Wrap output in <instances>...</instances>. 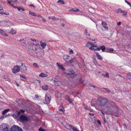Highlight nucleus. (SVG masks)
Segmentation results:
<instances>
[{
  "label": "nucleus",
  "instance_id": "f704fd0d",
  "mask_svg": "<svg viewBox=\"0 0 131 131\" xmlns=\"http://www.w3.org/2000/svg\"><path fill=\"white\" fill-rule=\"evenodd\" d=\"M72 129L73 130V131H79L78 129L77 128L75 127H72Z\"/></svg>",
  "mask_w": 131,
  "mask_h": 131
},
{
  "label": "nucleus",
  "instance_id": "a19ab883",
  "mask_svg": "<svg viewBox=\"0 0 131 131\" xmlns=\"http://www.w3.org/2000/svg\"><path fill=\"white\" fill-rule=\"evenodd\" d=\"M108 52H113L114 51V49L112 48H110L108 50Z\"/></svg>",
  "mask_w": 131,
  "mask_h": 131
},
{
  "label": "nucleus",
  "instance_id": "f3484780",
  "mask_svg": "<svg viewBox=\"0 0 131 131\" xmlns=\"http://www.w3.org/2000/svg\"><path fill=\"white\" fill-rule=\"evenodd\" d=\"M10 110L9 109H7L5 110L2 112V114L3 115H5L6 113L8 112Z\"/></svg>",
  "mask_w": 131,
  "mask_h": 131
},
{
  "label": "nucleus",
  "instance_id": "1a4fd4ad",
  "mask_svg": "<svg viewBox=\"0 0 131 131\" xmlns=\"http://www.w3.org/2000/svg\"><path fill=\"white\" fill-rule=\"evenodd\" d=\"M115 11L117 13L120 12L123 14V15L126 16H127V12H125L124 11L122 10L121 9H118L115 10Z\"/></svg>",
  "mask_w": 131,
  "mask_h": 131
},
{
  "label": "nucleus",
  "instance_id": "49530a36",
  "mask_svg": "<svg viewBox=\"0 0 131 131\" xmlns=\"http://www.w3.org/2000/svg\"><path fill=\"white\" fill-rule=\"evenodd\" d=\"M102 25H103H103H106V23H105V22H102Z\"/></svg>",
  "mask_w": 131,
  "mask_h": 131
},
{
  "label": "nucleus",
  "instance_id": "6e6552de",
  "mask_svg": "<svg viewBox=\"0 0 131 131\" xmlns=\"http://www.w3.org/2000/svg\"><path fill=\"white\" fill-rule=\"evenodd\" d=\"M13 72L14 73H16L20 71V67L18 66H14L12 69Z\"/></svg>",
  "mask_w": 131,
  "mask_h": 131
},
{
  "label": "nucleus",
  "instance_id": "412c9836",
  "mask_svg": "<svg viewBox=\"0 0 131 131\" xmlns=\"http://www.w3.org/2000/svg\"><path fill=\"white\" fill-rule=\"evenodd\" d=\"M127 78L131 81V73H129L127 75Z\"/></svg>",
  "mask_w": 131,
  "mask_h": 131
},
{
  "label": "nucleus",
  "instance_id": "c9c22d12",
  "mask_svg": "<svg viewBox=\"0 0 131 131\" xmlns=\"http://www.w3.org/2000/svg\"><path fill=\"white\" fill-rule=\"evenodd\" d=\"M88 33L87 30L86 29L85 30L84 34L86 35H90V34H88Z\"/></svg>",
  "mask_w": 131,
  "mask_h": 131
},
{
  "label": "nucleus",
  "instance_id": "79ce46f5",
  "mask_svg": "<svg viewBox=\"0 0 131 131\" xmlns=\"http://www.w3.org/2000/svg\"><path fill=\"white\" fill-rule=\"evenodd\" d=\"M69 63H71L74 62L73 59H71L70 60L68 61Z\"/></svg>",
  "mask_w": 131,
  "mask_h": 131
},
{
  "label": "nucleus",
  "instance_id": "13d9d810",
  "mask_svg": "<svg viewBox=\"0 0 131 131\" xmlns=\"http://www.w3.org/2000/svg\"><path fill=\"white\" fill-rule=\"evenodd\" d=\"M3 35L4 36H7V34L6 33H5V32L3 33Z\"/></svg>",
  "mask_w": 131,
  "mask_h": 131
},
{
  "label": "nucleus",
  "instance_id": "e433bc0d",
  "mask_svg": "<svg viewBox=\"0 0 131 131\" xmlns=\"http://www.w3.org/2000/svg\"><path fill=\"white\" fill-rule=\"evenodd\" d=\"M125 2L129 5L131 8V4L129 2H128L126 0L125 1Z\"/></svg>",
  "mask_w": 131,
  "mask_h": 131
},
{
  "label": "nucleus",
  "instance_id": "a18cd8bd",
  "mask_svg": "<svg viewBox=\"0 0 131 131\" xmlns=\"http://www.w3.org/2000/svg\"><path fill=\"white\" fill-rule=\"evenodd\" d=\"M59 82H57V81H55L54 82V83H55V84L56 85H59V83H58Z\"/></svg>",
  "mask_w": 131,
  "mask_h": 131
},
{
  "label": "nucleus",
  "instance_id": "2eb2a0df",
  "mask_svg": "<svg viewBox=\"0 0 131 131\" xmlns=\"http://www.w3.org/2000/svg\"><path fill=\"white\" fill-rule=\"evenodd\" d=\"M96 54L97 57L98 59H100L101 60L102 59V57L98 53L96 52Z\"/></svg>",
  "mask_w": 131,
  "mask_h": 131
},
{
  "label": "nucleus",
  "instance_id": "20e7f679",
  "mask_svg": "<svg viewBox=\"0 0 131 131\" xmlns=\"http://www.w3.org/2000/svg\"><path fill=\"white\" fill-rule=\"evenodd\" d=\"M10 131H23V129L18 126L14 125L11 127Z\"/></svg>",
  "mask_w": 131,
  "mask_h": 131
},
{
  "label": "nucleus",
  "instance_id": "4be33fe9",
  "mask_svg": "<svg viewBox=\"0 0 131 131\" xmlns=\"http://www.w3.org/2000/svg\"><path fill=\"white\" fill-rule=\"evenodd\" d=\"M59 68L61 70L63 71L64 70H65V68L61 65H59Z\"/></svg>",
  "mask_w": 131,
  "mask_h": 131
},
{
  "label": "nucleus",
  "instance_id": "423d86ee",
  "mask_svg": "<svg viewBox=\"0 0 131 131\" xmlns=\"http://www.w3.org/2000/svg\"><path fill=\"white\" fill-rule=\"evenodd\" d=\"M21 65L20 66V68L21 71L24 73H25L27 71V67L25 64L22 62Z\"/></svg>",
  "mask_w": 131,
  "mask_h": 131
},
{
  "label": "nucleus",
  "instance_id": "8fccbe9b",
  "mask_svg": "<svg viewBox=\"0 0 131 131\" xmlns=\"http://www.w3.org/2000/svg\"><path fill=\"white\" fill-rule=\"evenodd\" d=\"M4 32H3V30L1 29H0V33L2 35L3 34V33Z\"/></svg>",
  "mask_w": 131,
  "mask_h": 131
},
{
  "label": "nucleus",
  "instance_id": "393cba45",
  "mask_svg": "<svg viewBox=\"0 0 131 131\" xmlns=\"http://www.w3.org/2000/svg\"><path fill=\"white\" fill-rule=\"evenodd\" d=\"M69 56L68 55L64 56L63 57V58L65 61H67L69 59Z\"/></svg>",
  "mask_w": 131,
  "mask_h": 131
},
{
  "label": "nucleus",
  "instance_id": "b1692460",
  "mask_svg": "<svg viewBox=\"0 0 131 131\" xmlns=\"http://www.w3.org/2000/svg\"><path fill=\"white\" fill-rule=\"evenodd\" d=\"M100 49L102 50V51H104L105 50V46H101Z\"/></svg>",
  "mask_w": 131,
  "mask_h": 131
},
{
  "label": "nucleus",
  "instance_id": "cd10ccee",
  "mask_svg": "<svg viewBox=\"0 0 131 131\" xmlns=\"http://www.w3.org/2000/svg\"><path fill=\"white\" fill-rule=\"evenodd\" d=\"M67 99L70 103H72V100L70 98L69 96L68 97V98Z\"/></svg>",
  "mask_w": 131,
  "mask_h": 131
},
{
  "label": "nucleus",
  "instance_id": "ea45409f",
  "mask_svg": "<svg viewBox=\"0 0 131 131\" xmlns=\"http://www.w3.org/2000/svg\"><path fill=\"white\" fill-rule=\"evenodd\" d=\"M29 7L35 8L36 7L33 4H30L29 5Z\"/></svg>",
  "mask_w": 131,
  "mask_h": 131
},
{
  "label": "nucleus",
  "instance_id": "ddd939ff",
  "mask_svg": "<svg viewBox=\"0 0 131 131\" xmlns=\"http://www.w3.org/2000/svg\"><path fill=\"white\" fill-rule=\"evenodd\" d=\"M39 76L42 77H46L48 76V75L44 73H41L39 74Z\"/></svg>",
  "mask_w": 131,
  "mask_h": 131
},
{
  "label": "nucleus",
  "instance_id": "72a5a7b5",
  "mask_svg": "<svg viewBox=\"0 0 131 131\" xmlns=\"http://www.w3.org/2000/svg\"><path fill=\"white\" fill-rule=\"evenodd\" d=\"M103 89L105 90L106 91L108 92H110V90L108 89L105 88H104Z\"/></svg>",
  "mask_w": 131,
  "mask_h": 131
},
{
  "label": "nucleus",
  "instance_id": "680f3d73",
  "mask_svg": "<svg viewBox=\"0 0 131 131\" xmlns=\"http://www.w3.org/2000/svg\"><path fill=\"white\" fill-rule=\"evenodd\" d=\"M69 126L72 129V126L71 125H69Z\"/></svg>",
  "mask_w": 131,
  "mask_h": 131
},
{
  "label": "nucleus",
  "instance_id": "a878e982",
  "mask_svg": "<svg viewBox=\"0 0 131 131\" xmlns=\"http://www.w3.org/2000/svg\"><path fill=\"white\" fill-rule=\"evenodd\" d=\"M3 9H0V13L2 15L3 14H5L6 15H8L9 14L8 13H5L3 12H1V10L2 11L3 10Z\"/></svg>",
  "mask_w": 131,
  "mask_h": 131
},
{
  "label": "nucleus",
  "instance_id": "f257e3e1",
  "mask_svg": "<svg viewBox=\"0 0 131 131\" xmlns=\"http://www.w3.org/2000/svg\"><path fill=\"white\" fill-rule=\"evenodd\" d=\"M25 112V110H20L19 111H17L16 114H13L12 116L14 118L19 120L23 123L28 122L30 119L29 118L24 114L21 115V114L24 113Z\"/></svg>",
  "mask_w": 131,
  "mask_h": 131
},
{
  "label": "nucleus",
  "instance_id": "864d4df0",
  "mask_svg": "<svg viewBox=\"0 0 131 131\" xmlns=\"http://www.w3.org/2000/svg\"><path fill=\"white\" fill-rule=\"evenodd\" d=\"M42 20L44 22H46V20L43 17H42Z\"/></svg>",
  "mask_w": 131,
  "mask_h": 131
},
{
  "label": "nucleus",
  "instance_id": "338daca9",
  "mask_svg": "<svg viewBox=\"0 0 131 131\" xmlns=\"http://www.w3.org/2000/svg\"><path fill=\"white\" fill-rule=\"evenodd\" d=\"M93 46V47H97V45H94L93 46Z\"/></svg>",
  "mask_w": 131,
  "mask_h": 131
},
{
  "label": "nucleus",
  "instance_id": "4d7b16f0",
  "mask_svg": "<svg viewBox=\"0 0 131 131\" xmlns=\"http://www.w3.org/2000/svg\"><path fill=\"white\" fill-rule=\"evenodd\" d=\"M18 10L20 11V10H21L22 11H24V9H18Z\"/></svg>",
  "mask_w": 131,
  "mask_h": 131
},
{
  "label": "nucleus",
  "instance_id": "c756f323",
  "mask_svg": "<svg viewBox=\"0 0 131 131\" xmlns=\"http://www.w3.org/2000/svg\"><path fill=\"white\" fill-rule=\"evenodd\" d=\"M51 19L52 20H54V21H56L57 20H58L59 19L58 18H55V17L54 16H53L52 18Z\"/></svg>",
  "mask_w": 131,
  "mask_h": 131
},
{
  "label": "nucleus",
  "instance_id": "f8f14e48",
  "mask_svg": "<svg viewBox=\"0 0 131 131\" xmlns=\"http://www.w3.org/2000/svg\"><path fill=\"white\" fill-rule=\"evenodd\" d=\"M40 46L42 47V48H45L46 45V43L45 42H43L42 41H40Z\"/></svg>",
  "mask_w": 131,
  "mask_h": 131
},
{
  "label": "nucleus",
  "instance_id": "5fc2aeb1",
  "mask_svg": "<svg viewBox=\"0 0 131 131\" xmlns=\"http://www.w3.org/2000/svg\"><path fill=\"white\" fill-rule=\"evenodd\" d=\"M37 16L38 17H39L40 18H42L43 17L41 16L40 15H37Z\"/></svg>",
  "mask_w": 131,
  "mask_h": 131
},
{
  "label": "nucleus",
  "instance_id": "bf43d9fd",
  "mask_svg": "<svg viewBox=\"0 0 131 131\" xmlns=\"http://www.w3.org/2000/svg\"><path fill=\"white\" fill-rule=\"evenodd\" d=\"M121 22H118L117 23V25L119 26V25H121Z\"/></svg>",
  "mask_w": 131,
  "mask_h": 131
},
{
  "label": "nucleus",
  "instance_id": "7ed1b4c3",
  "mask_svg": "<svg viewBox=\"0 0 131 131\" xmlns=\"http://www.w3.org/2000/svg\"><path fill=\"white\" fill-rule=\"evenodd\" d=\"M68 71L70 72V73H67L66 74L68 75H69L70 78H72L76 77L77 75V74L75 73V72L72 70L71 69H68Z\"/></svg>",
  "mask_w": 131,
  "mask_h": 131
},
{
  "label": "nucleus",
  "instance_id": "39448f33",
  "mask_svg": "<svg viewBox=\"0 0 131 131\" xmlns=\"http://www.w3.org/2000/svg\"><path fill=\"white\" fill-rule=\"evenodd\" d=\"M0 130L1 131H8V128L7 125L3 123L0 126Z\"/></svg>",
  "mask_w": 131,
  "mask_h": 131
},
{
  "label": "nucleus",
  "instance_id": "0eeeda50",
  "mask_svg": "<svg viewBox=\"0 0 131 131\" xmlns=\"http://www.w3.org/2000/svg\"><path fill=\"white\" fill-rule=\"evenodd\" d=\"M37 46L36 45H32V51L34 53L38 54L39 53V52L37 50Z\"/></svg>",
  "mask_w": 131,
  "mask_h": 131
},
{
  "label": "nucleus",
  "instance_id": "6ab92c4d",
  "mask_svg": "<svg viewBox=\"0 0 131 131\" xmlns=\"http://www.w3.org/2000/svg\"><path fill=\"white\" fill-rule=\"evenodd\" d=\"M10 33H12V34H16V31L14 30L13 29H11L10 31Z\"/></svg>",
  "mask_w": 131,
  "mask_h": 131
},
{
  "label": "nucleus",
  "instance_id": "4468645a",
  "mask_svg": "<svg viewBox=\"0 0 131 131\" xmlns=\"http://www.w3.org/2000/svg\"><path fill=\"white\" fill-rule=\"evenodd\" d=\"M94 45V44L92 43H90V42H88L86 45V47H87L89 48L91 46H93Z\"/></svg>",
  "mask_w": 131,
  "mask_h": 131
},
{
  "label": "nucleus",
  "instance_id": "9b49d317",
  "mask_svg": "<svg viewBox=\"0 0 131 131\" xmlns=\"http://www.w3.org/2000/svg\"><path fill=\"white\" fill-rule=\"evenodd\" d=\"M51 97V96L49 95H47L46 94L45 99L47 103H49L50 102Z\"/></svg>",
  "mask_w": 131,
  "mask_h": 131
},
{
  "label": "nucleus",
  "instance_id": "e2e57ef3",
  "mask_svg": "<svg viewBox=\"0 0 131 131\" xmlns=\"http://www.w3.org/2000/svg\"><path fill=\"white\" fill-rule=\"evenodd\" d=\"M35 96L36 98H38L39 97V96L38 95H36Z\"/></svg>",
  "mask_w": 131,
  "mask_h": 131
},
{
  "label": "nucleus",
  "instance_id": "69168bd1",
  "mask_svg": "<svg viewBox=\"0 0 131 131\" xmlns=\"http://www.w3.org/2000/svg\"><path fill=\"white\" fill-rule=\"evenodd\" d=\"M57 66H58V67H59V65H61L60 64H59V63H57Z\"/></svg>",
  "mask_w": 131,
  "mask_h": 131
},
{
  "label": "nucleus",
  "instance_id": "37998d69",
  "mask_svg": "<svg viewBox=\"0 0 131 131\" xmlns=\"http://www.w3.org/2000/svg\"><path fill=\"white\" fill-rule=\"evenodd\" d=\"M4 79L6 80L9 81V80H10V79L8 78L7 76H5L4 77Z\"/></svg>",
  "mask_w": 131,
  "mask_h": 131
},
{
  "label": "nucleus",
  "instance_id": "7c9ffc66",
  "mask_svg": "<svg viewBox=\"0 0 131 131\" xmlns=\"http://www.w3.org/2000/svg\"><path fill=\"white\" fill-rule=\"evenodd\" d=\"M21 41V43L23 45H25V41L24 40H20Z\"/></svg>",
  "mask_w": 131,
  "mask_h": 131
},
{
  "label": "nucleus",
  "instance_id": "052dcab7",
  "mask_svg": "<svg viewBox=\"0 0 131 131\" xmlns=\"http://www.w3.org/2000/svg\"><path fill=\"white\" fill-rule=\"evenodd\" d=\"M115 76H118V77H122V76L120 75H116Z\"/></svg>",
  "mask_w": 131,
  "mask_h": 131
},
{
  "label": "nucleus",
  "instance_id": "c85d7f7f",
  "mask_svg": "<svg viewBox=\"0 0 131 131\" xmlns=\"http://www.w3.org/2000/svg\"><path fill=\"white\" fill-rule=\"evenodd\" d=\"M102 75H103L104 77H106L108 78H109V75L108 73H106L105 75L102 74Z\"/></svg>",
  "mask_w": 131,
  "mask_h": 131
},
{
  "label": "nucleus",
  "instance_id": "a211bd4d",
  "mask_svg": "<svg viewBox=\"0 0 131 131\" xmlns=\"http://www.w3.org/2000/svg\"><path fill=\"white\" fill-rule=\"evenodd\" d=\"M71 9V10H69L68 11L69 12H77L79 11V9Z\"/></svg>",
  "mask_w": 131,
  "mask_h": 131
},
{
  "label": "nucleus",
  "instance_id": "09e8293b",
  "mask_svg": "<svg viewBox=\"0 0 131 131\" xmlns=\"http://www.w3.org/2000/svg\"><path fill=\"white\" fill-rule=\"evenodd\" d=\"M69 53L70 54H72L73 53V51L71 50L69 51Z\"/></svg>",
  "mask_w": 131,
  "mask_h": 131
},
{
  "label": "nucleus",
  "instance_id": "9d476101",
  "mask_svg": "<svg viewBox=\"0 0 131 131\" xmlns=\"http://www.w3.org/2000/svg\"><path fill=\"white\" fill-rule=\"evenodd\" d=\"M12 2L9 0H7L8 3L10 5L11 7H14L15 8H21V7L18 8V7H16L14 6V5L13 4H11L12 2L15 3L17 1V0H11Z\"/></svg>",
  "mask_w": 131,
  "mask_h": 131
},
{
  "label": "nucleus",
  "instance_id": "bb28decb",
  "mask_svg": "<svg viewBox=\"0 0 131 131\" xmlns=\"http://www.w3.org/2000/svg\"><path fill=\"white\" fill-rule=\"evenodd\" d=\"M93 63H94V64L95 65H98V63L96 61V60L95 59H93Z\"/></svg>",
  "mask_w": 131,
  "mask_h": 131
},
{
  "label": "nucleus",
  "instance_id": "0e129e2a",
  "mask_svg": "<svg viewBox=\"0 0 131 131\" xmlns=\"http://www.w3.org/2000/svg\"><path fill=\"white\" fill-rule=\"evenodd\" d=\"M89 114L91 116H93L94 115L93 114H91L90 113H89Z\"/></svg>",
  "mask_w": 131,
  "mask_h": 131
},
{
  "label": "nucleus",
  "instance_id": "603ef678",
  "mask_svg": "<svg viewBox=\"0 0 131 131\" xmlns=\"http://www.w3.org/2000/svg\"><path fill=\"white\" fill-rule=\"evenodd\" d=\"M97 123L99 125H100L101 124V123L100 121L99 120H97Z\"/></svg>",
  "mask_w": 131,
  "mask_h": 131
},
{
  "label": "nucleus",
  "instance_id": "3c124183",
  "mask_svg": "<svg viewBox=\"0 0 131 131\" xmlns=\"http://www.w3.org/2000/svg\"><path fill=\"white\" fill-rule=\"evenodd\" d=\"M103 27L104 28L106 29H108V28L107 26H105V25H103Z\"/></svg>",
  "mask_w": 131,
  "mask_h": 131
},
{
  "label": "nucleus",
  "instance_id": "dca6fc26",
  "mask_svg": "<svg viewBox=\"0 0 131 131\" xmlns=\"http://www.w3.org/2000/svg\"><path fill=\"white\" fill-rule=\"evenodd\" d=\"M42 89L45 90H47L48 88V86L47 85L42 86Z\"/></svg>",
  "mask_w": 131,
  "mask_h": 131
},
{
  "label": "nucleus",
  "instance_id": "5701e85b",
  "mask_svg": "<svg viewBox=\"0 0 131 131\" xmlns=\"http://www.w3.org/2000/svg\"><path fill=\"white\" fill-rule=\"evenodd\" d=\"M29 13L30 14L34 16H37V15L34 12H31L30 11H29Z\"/></svg>",
  "mask_w": 131,
  "mask_h": 131
},
{
  "label": "nucleus",
  "instance_id": "473e14b6",
  "mask_svg": "<svg viewBox=\"0 0 131 131\" xmlns=\"http://www.w3.org/2000/svg\"><path fill=\"white\" fill-rule=\"evenodd\" d=\"M33 66L35 67H36L37 68H39V66H38L37 64L35 63H34L33 64Z\"/></svg>",
  "mask_w": 131,
  "mask_h": 131
},
{
  "label": "nucleus",
  "instance_id": "4c0bfd02",
  "mask_svg": "<svg viewBox=\"0 0 131 131\" xmlns=\"http://www.w3.org/2000/svg\"><path fill=\"white\" fill-rule=\"evenodd\" d=\"M89 49L91 50H94V48L93 46H91L89 48Z\"/></svg>",
  "mask_w": 131,
  "mask_h": 131
},
{
  "label": "nucleus",
  "instance_id": "c03bdc74",
  "mask_svg": "<svg viewBox=\"0 0 131 131\" xmlns=\"http://www.w3.org/2000/svg\"><path fill=\"white\" fill-rule=\"evenodd\" d=\"M20 77L21 78H23L25 79H26V78L25 77V76H24L23 75H22V74H20Z\"/></svg>",
  "mask_w": 131,
  "mask_h": 131
},
{
  "label": "nucleus",
  "instance_id": "de8ad7c7",
  "mask_svg": "<svg viewBox=\"0 0 131 131\" xmlns=\"http://www.w3.org/2000/svg\"><path fill=\"white\" fill-rule=\"evenodd\" d=\"M39 131H45L44 129H42L41 127L39 129Z\"/></svg>",
  "mask_w": 131,
  "mask_h": 131
},
{
  "label": "nucleus",
  "instance_id": "6e6d98bb",
  "mask_svg": "<svg viewBox=\"0 0 131 131\" xmlns=\"http://www.w3.org/2000/svg\"><path fill=\"white\" fill-rule=\"evenodd\" d=\"M123 125L124 126V128H126L127 127V126L125 124H124Z\"/></svg>",
  "mask_w": 131,
  "mask_h": 131
},
{
  "label": "nucleus",
  "instance_id": "f03ea898",
  "mask_svg": "<svg viewBox=\"0 0 131 131\" xmlns=\"http://www.w3.org/2000/svg\"><path fill=\"white\" fill-rule=\"evenodd\" d=\"M107 102V100L104 98H99L97 101L99 105L100 106H105L106 105Z\"/></svg>",
  "mask_w": 131,
  "mask_h": 131
},
{
  "label": "nucleus",
  "instance_id": "2f4dec72",
  "mask_svg": "<svg viewBox=\"0 0 131 131\" xmlns=\"http://www.w3.org/2000/svg\"><path fill=\"white\" fill-rule=\"evenodd\" d=\"M63 107L62 106H60L59 108V110L62 112H63Z\"/></svg>",
  "mask_w": 131,
  "mask_h": 131
},
{
  "label": "nucleus",
  "instance_id": "58836bf2",
  "mask_svg": "<svg viewBox=\"0 0 131 131\" xmlns=\"http://www.w3.org/2000/svg\"><path fill=\"white\" fill-rule=\"evenodd\" d=\"M100 50V48L98 47L96 48H94V51L97 50L98 51H99Z\"/></svg>",
  "mask_w": 131,
  "mask_h": 131
},
{
  "label": "nucleus",
  "instance_id": "774afa93",
  "mask_svg": "<svg viewBox=\"0 0 131 131\" xmlns=\"http://www.w3.org/2000/svg\"><path fill=\"white\" fill-rule=\"evenodd\" d=\"M103 120H104V122L105 123V122H106V121H105V117H103Z\"/></svg>",
  "mask_w": 131,
  "mask_h": 131
},
{
  "label": "nucleus",
  "instance_id": "aec40b11",
  "mask_svg": "<svg viewBox=\"0 0 131 131\" xmlns=\"http://www.w3.org/2000/svg\"><path fill=\"white\" fill-rule=\"evenodd\" d=\"M57 3L60 4H64V1L63 0H59L57 2Z\"/></svg>",
  "mask_w": 131,
  "mask_h": 131
}]
</instances>
